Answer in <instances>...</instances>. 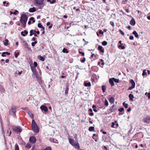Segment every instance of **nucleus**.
Segmentation results:
<instances>
[{
    "label": "nucleus",
    "mask_w": 150,
    "mask_h": 150,
    "mask_svg": "<svg viewBox=\"0 0 150 150\" xmlns=\"http://www.w3.org/2000/svg\"><path fill=\"white\" fill-rule=\"evenodd\" d=\"M68 139L70 144L76 148L79 149L80 148V146L78 143H76L74 139H71L70 138H68Z\"/></svg>",
    "instance_id": "1"
},
{
    "label": "nucleus",
    "mask_w": 150,
    "mask_h": 150,
    "mask_svg": "<svg viewBox=\"0 0 150 150\" xmlns=\"http://www.w3.org/2000/svg\"><path fill=\"white\" fill-rule=\"evenodd\" d=\"M28 19L27 16L25 14H23L21 16L20 21L23 25H25Z\"/></svg>",
    "instance_id": "2"
},
{
    "label": "nucleus",
    "mask_w": 150,
    "mask_h": 150,
    "mask_svg": "<svg viewBox=\"0 0 150 150\" xmlns=\"http://www.w3.org/2000/svg\"><path fill=\"white\" fill-rule=\"evenodd\" d=\"M31 69L32 70V71L35 75L36 78L37 79H39V77H38V74L36 71V68L35 67H33L30 66Z\"/></svg>",
    "instance_id": "3"
},
{
    "label": "nucleus",
    "mask_w": 150,
    "mask_h": 150,
    "mask_svg": "<svg viewBox=\"0 0 150 150\" xmlns=\"http://www.w3.org/2000/svg\"><path fill=\"white\" fill-rule=\"evenodd\" d=\"M33 130L35 132L38 133L39 132V130L38 127L36 124H33V125H32Z\"/></svg>",
    "instance_id": "4"
},
{
    "label": "nucleus",
    "mask_w": 150,
    "mask_h": 150,
    "mask_svg": "<svg viewBox=\"0 0 150 150\" xmlns=\"http://www.w3.org/2000/svg\"><path fill=\"white\" fill-rule=\"evenodd\" d=\"M143 121L145 123L149 124L150 122V116H147L143 119Z\"/></svg>",
    "instance_id": "5"
},
{
    "label": "nucleus",
    "mask_w": 150,
    "mask_h": 150,
    "mask_svg": "<svg viewBox=\"0 0 150 150\" xmlns=\"http://www.w3.org/2000/svg\"><path fill=\"white\" fill-rule=\"evenodd\" d=\"M13 130L16 132H20L22 131V129L20 127L17 126L13 127Z\"/></svg>",
    "instance_id": "6"
},
{
    "label": "nucleus",
    "mask_w": 150,
    "mask_h": 150,
    "mask_svg": "<svg viewBox=\"0 0 150 150\" xmlns=\"http://www.w3.org/2000/svg\"><path fill=\"white\" fill-rule=\"evenodd\" d=\"M130 83H131L132 86L131 87H129L128 89L129 90H132L133 88H134L135 87V83L133 80H130Z\"/></svg>",
    "instance_id": "7"
},
{
    "label": "nucleus",
    "mask_w": 150,
    "mask_h": 150,
    "mask_svg": "<svg viewBox=\"0 0 150 150\" xmlns=\"http://www.w3.org/2000/svg\"><path fill=\"white\" fill-rule=\"evenodd\" d=\"M117 109V107L115 105H112L109 109L111 112H114Z\"/></svg>",
    "instance_id": "8"
},
{
    "label": "nucleus",
    "mask_w": 150,
    "mask_h": 150,
    "mask_svg": "<svg viewBox=\"0 0 150 150\" xmlns=\"http://www.w3.org/2000/svg\"><path fill=\"white\" fill-rule=\"evenodd\" d=\"M36 139L33 136L31 137L29 139V142L33 144L35 142Z\"/></svg>",
    "instance_id": "9"
},
{
    "label": "nucleus",
    "mask_w": 150,
    "mask_h": 150,
    "mask_svg": "<svg viewBox=\"0 0 150 150\" xmlns=\"http://www.w3.org/2000/svg\"><path fill=\"white\" fill-rule=\"evenodd\" d=\"M40 108L44 112H46L48 111V108L45 105H42L40 107Z\"/></svg>",
    "instance_id": "10"
},
{
    "label": "nucleus",
    "mask_w": 150,
    "mask_h": 150,
    "mask_svg": "<svg viewBox=\"0 0 150 150\" xmlns=\"http://www.w3.org/2000/svg\"><path fill=\"white\" fill-rule=\"evenodd\" d=\"M16 107L15 106H12L10 110V112L13 114H15L16 112Z\"/></svg>",
    "instance_id": "11"
},
{
    "label": "nucleus",
    "mask_w": 150,
    "mask_h": 150,
    "mask_svg": "<svg viewBox=\"0 0 150 150\" xmlns=\"http://www.w3.org/2000/svg\"><path fill=\"white\" fill-rule=\"evenodd\" d=\"M35 2L38 5H42L43 4V0H35Z\"/></svg>",
    "instance_id": "12"
},
{
    "label": "nucleus",
    "mask_w": 150,
    "mask_h": 150,
    "mask_svg": "<svg viewBox=\"0 0 150 150\" xmlns=\"http://www.w3.org/2000/svg\"><path fill=\"white\" fill-rule=\"evenodd\" d=\"M28 34V32L26 30H24V31H22L21 33V34L23 36H25V35H27Z\"/></svg>",
    "instance_id": "13"
},
{
    "label": "nucleus",
    "mask_w": 150,
    "mask_h": 150,
    "mask_svg": "<svg viewBox=\"0 0 150 150\" xmlns=\"http://www.w3.org/2000/svg\"><path fill=\"white\" fill-rule=\"evenodd\" d=\"M114 81L112 78L110 79L109 80V82L112 86H113L114 85Z\"/></svg>",
    "instance_id": "14"
},
{
    "label": "nucleus",
    "mask_w": 150,
    "mask_h": 150,
    "mask_svg": "<svg viewBox=\"0 0 150 150\" xmlns=\"http://www.w3.org/2000/svg\"><path fill=\"white\" fill-rule=\"evenodd\" d=\"M132 34L134 35L135 38L137 39H139V35L137 33L136 31H134L132 33Z\"/></svg>",
    "instance_id": "15"
},
{
    "label": "nucleus",
    "mask_w": 150,
    "mask_h": 150,
    "mask_svg": "<svg viewBox=\"0 0 150 150\" xmlns=\"http://www.w3.org/2000/svg\"><path fill=\"white\" fill-rule=\"evenodd\" d=\"M136 23L135 21L134 18H132L130 21V24L131 25H134Z\"/></svg>",
    "instance_id": "16"
},
{
    "label": "nucleus",
    "mask_w": 150,
    "mask_h": 150,
    "mask_svg": "<svg viewBox=\"0 0 150 150\" xmlns=\"http://www.w3.org/2000/svg\"><path fill=\"white\" fill-rule=\"evenodd\" d=\"M84 85L86 87H89L91 86L90 82L86 83V82H84Z\"/></svg>",
    "instance_id": "17"
},
{
    "label": "nucleus",
    "mask_w": 150,
    "mask_h": 150,
    "mask_svg": "<svg viewBox=\"0 0 150 150\" xmlns=\"http://www.w3.org/2000/svg\"><path fill=\"white\" fill-rule=\"evenodd\" d=\"M38 58L40 60L43 61L45 60V58L41 55H38Z\"/></svg>",
    "instance_id": "18"
},
{
    "label": "nucleus",
    "mask_w": 150,
    "mask_h": 150,
    "mask_svg": "<svg viewBox=\"0 0 150 150\" xmlns=\"http://www.w3.org/2000/svg\"><path fill=\"white\" fill-rule=\"evenodd\" d=\"M50 140L51 142H53L54 143H58V141L56 139L52 138L50 139Z\"/></svg>",
    "instance_id": "19"
},
{
    "label": "nucleus",
    "mask_w": 150,
    "mask_h": 150,
    "mask_svg": "<svg viewBox=\"0 0 150 150\" xmlns=\"http://www.w3.org/2000/svg\"><path fill=\"white\" fill-rule=\"evenodd\" d=\"M6 54L9 55L10 54V53L7 52H4L2 53V54H1V56L2 57H5L6 56Z\"/></svg>",
    "instance_id": "20"
},
{
    "label": "nucleus",
    "mask_w": 150,
    "mask_h": 150,
    "mask_svg": "<svg viewBox=\"0 0 150 150\" xmlns=\"http://www.w3.org/2000/svg\"><path fill=\"white\" fill-rule=\"evenodd\" d=\"M109 101L111 103H113L115 102V99L113 97H111L110 98Z\"/></svg>",
    "instance_id": "21"
},
{
    "label": "nucleus",
    "mask_w": 150,
    "mask_h": 150,
    "mask_svg": "<svg viewBox=\"0 0 150 150\" xmlns=\"http://www.w3.org/2000/svg\"><path fill=\"white\" fill-rule=\"evenodd\" d=\"M98 49L100 50V52L102 53H103L104 52V50L103 49V47L101 46H99L98 47Z\"/></svg>",
    "instance_id": "22"
},
{
    "label": "nucleus",
    "mask_w": 150,
    "mask_h": 150,
    "mask_svg": "<svg viewBox=\"0 0 150 150\" xmlns=\"http://www.w3.org/2000/svg\"><path fill=\"white\" fill-rule=\"evenodd\" d=\"M129 99L130 100L132 101L133 100V98H134V97L133 95L131 94H130L129 96Z\"/></svg>",
    "instance_id": "23"
},
{
    "label": "nucleus",
    "mask_w": 150,
    "mask_h": 150,
    "mask_svg": "<svg viewBox=\"0 0 150 150\" xmlns=\"http://www.w3.org/2000/svg\"><path fill=\"white\" fill-rule=\"evenodd\" d=\"M28 113L29 116L32 119L33 118V115L30 111H28Z\"/></svg>",
    "instance_id": "24"
},
{
    "label": "nucleus",
    "mask_w": 150,
    "mask_h": 150,
    "mask_svg": "<svg viewBox=\"0 0 150 150\" xmlns=\"http://www.w3.org/2000/svg\"><path fill=\"white\" fill-rule=\"evenodd\" d=\"M36 11L35 8H31L29 9V11L30 12L33 13L35 12Z\"/></svg>",
    "instance_id": "25"
},
{
    "label": "nucleus",
    "mask_w": 150,
    "mask_h": 150,
    "mask_svg": "<svg viewBox=\"0 0 150 150\" xmlns=\"http://www.w3.org/2000/svg\"><path fill=\"white\" fill-rule=\"evenodd\" d=\"M38 27L39 28H42L43 30H44V29H45L43 27V26L40 23H38Z\"/></svg>",
    "instance_id": "26"
},
{
    "label": "nucleus",
    "mask_w": 150,
    "mask_h": 150,
    "mask_svg": "<svg viewBox=\"0 0 150 150\" xmlns=\"http://www.w3.org/2000/svg\"><path fill=\"white\" fill-rule=\"evenodd\" d=\"M47 1L50 2V4H53L56 1L55 0H47Z\"/></svg>",
    "instance_id": "27"
},
{
    "label": "nucleus",
    "mask_w": 150,
    "mask_h": 150,
    "mask_svg": "<svg viewBox=\"0 0 150 150\" xmlns=\"http://www.w3.org/2000/svg\"><path fill=\"white\" fill-rule=\"evenodd\" d=\"M8 41L7 39H5L4 42V44L6 46H7L8 45Z\"/></svg>",
    "instance_id": "28"
},
{
    "label": "nucleus",
    "mask_w": 150,
    "mask_h": 150,
    "mask_svg": "<svg viewBox=\"0 0 150 150\" xmlns=\"http://www.w3.org/2000/svg\"><path fill=\"white\" fill-rule=\"evenodd\" d=\"M102 88L103 92H104L106 90V87L105 86V85L102 86Z\"/></svg>",
    "instance_id": "29"
},
{
    "label": "nucleus",
    "mask_w": 150,
    "mask_h": 150,
    "mask_svg": "<svg viewBox=\"0 0 150 150\" xmlns=\"http://www.w3.org/2000/svg\"><path fill=\"white\" fill-rule=\"evenodd\" d=\"M94 127H90L89 128L88 130L91 132L94 131Z\"/></svg>",
    "instance_id": "30"
},
{
    "label": "nucleus",
    "mask_w": 150,
    "mask_h": 150,
    "mask_svg": "<svg viewBox=\"0 0 150 150\" xmlns=\"http://www.w3.org/2000/svg\"><path fill=\"white\" fill-rule=\"evenodd\" d=\"M123 105L125 108H128V104L125 103V102L123 103Z\"/></svg>",
    "instance_id": "31"
},
{
    "label": "nucleus",
    "mask_w": 150,
    "mask_h": 150,
    "mask_svg": "<svg viewBox=\"0 0 150 150\" xmlns=\"http://www.w3.org/2000/svg\"><path fill=\"white\" fill-rule=\"evenodd\" d=\"M62 52L64 53H68V51L67 49L65 48H63L62 50Z\"/></svg>",
    "instance_id": "32"
},
{
    "label": "nucleus",
    "mask_w": 150,
    "mask_h": 150,
    "mask_svg": "<svg viewBox=\"0 0 150 150\" xmlns=\"http://www.w3.org/2000/svg\"><path fill=\"white\" fill-rule=\"evenodd\" d=\"M112 79H113V81L115 82L116 83H118L119 81V79H115L114 78H112Z\"/></svg>",
    "instance_id": "33"
},
{
    "label": "nucleus",
    "mask_w": 150,
    "mask_h": 150,
    "mask_svg": "<svg viewBox=\"0 0 150 150\" xmlns=\"http://www.w3.org/2000/svg\"><path fill=\"white\" fill-rule=\"evenodd\" d=\"M15 150H19L18 146L16 144H15Z\"/></svg>",
    "instance_id": "34"
},
{
    "label": "nucleus",
    "mask_w": 150,
    "mask_h": 150,
    "mask_svg": "<svg viewBox=\"0 0 150 150\" xmlns=\"http://www.w3.org/2000/svg\"><path fill=\"white\" fill-rule=\"evenodd\" d=\"M105 105L107 106H108V103L106 99H105Z\"/></svg>",
    "instance_id": "35"
},
{
    "label": "nucleus",
    "mask_w": 150,
    "mask_h": 150,
    "mask_svg": "<svg viewBox=\"0 0 150 150\" xmlns=\"http://www.w3.org/2000/svg\"><path fill=\"white\" fill-rule=\"evenodd\" d=\"M142 75L143 76H144L145 75H146V76L147 75V73L146 71L145 70H144L143 71V73L142 74Z\"/></svg>",
    "instance_id": "36"
},
{
    "label": "nucleus",
    "mask_w": 150,
    "mask_h": 150,
    "mask_svg": "<svg viewBox=\"0 0 150 150\" xmlns=\"http://www.w3.org/2000/svg\"><path fill=\"white\" fill-rule=\"evenodd\" d=\"M25 147L28 149H29L31 147V145L29 144L28 143L26 144L25 146Z\"/></svg>",
    "instance_id": "37"
},
{
    "label": "nucleus",
    "mask_w": 150,
    "mask_h": 150,
    "mask_svg": "<svg viewBox=\"0 0 150 150\" xmlns=\"http://www.w3.org/2000/svg\"><path fill=\"white\" fill-rule=\"evenodd\" d=\"M102 44L103 46H106L107 44V42L106 41H104L102 42Z\"/></svg>",
    "instance_id": "38"
},
{
    "label": "nucleus",
    "mask_w": 150,
    "mask_h": 150,
    "mask_svg": "<svg viewBox=\"0 0 150 150\" xmlns=\"http://www.w3.org/2000/svg\"><path fill=\"white\" fill-rule=\"evenodd\" d=\"M34 31V30H30V36H32L33 34H34V33H33V32Z\"/></svg>",
    "instance_id": "39"
},
{
    "label": "nucleus",
    "mask_w": 150,
    "mask_h": 150,
    "mask_svg": "<svg viewBox=\"0 0 150 150\" xmlns=\"http://www.w3.org/2000/svg\"><path fill=\"white\" fill-rule=\"evenodd\" d=\"M37 42L35 41L34 42H32L31 43V45L33 47H34L35 46V45L37 44Z\"/></svg>",
    "instance_id": "40"
},
{
    "label": "nucleus",
    "mask_w": 150,
    "mask_h": 150,
    "mask_svg": "<svg viewBox=\"0 0 150 150\" xmlns=\"http://www.w3.org/2000/svg\"><path fill=\"white\" fill-rule=\"evenodd\" d=\"M30 21H32L33 23H34L35 21L34 20V18L33 17H31L30 19Z\"/></svg>",
    "instance_id": "41"
},
{
    "label": "nucleus",
    "mask_w": 150,
    "mask_h": 150,
    "mask_svg": "<svg viewBox=\"0 0 150 150\" xmlns=\"http://www.w3.org/2000/svg\"><path fill=\"white\" fill-rule=\"evenodd\" d=\"M118 111L120 112H122L124 110V109L123 108H120L118 110Z\"/></svg>",
    "instance_id": "42"
},
{
    "label": "nucleus",
    "mask_w": 150,
    "mask_h": 150,
    "mask_svg": "<svg viewBox=\"0 0 150 150\" xmlns=\"http://www.w3.org/2000/svg\"><path fill=\"white\" fill-rule=\"evenodd\" d=\"M119 31L120 33L122 34V35H124V32L121 29H120L119 30Z\"/></svg>",
    "instance_id": "43"
},
{
    "label": "nucleus",
    "mask_w": 150,
    "mask_h": 150,
    "mask_svg": "<svg viewBox=\"0 0 150 150\" xmlns=\"http://www.w3.org/2000/svg\"><path fill=\"white\" fill-rule=\"evenodd\" d=\"M34 67H35V68H36V67L37 66L38 64H37V63L36 62H34Z\"/></svg>",
    "instance_id": "44"
},
{
    "label": "nucleus",
    "mask_w": 150,
    "mask_h": 150,
    "mask_svg": "<svg viewBox=\"0 0 150 150\" xmlns=\"http://www.w3.org/2000/svg\"><path fill=\"white\" fill-rule=\"evenodd\" d=\"M85 60H86V58L85 57H84L83 58V59L81 60V61L82 63H84L85 62Z\"/></svg>",
    "instance_id": "45"
},
{
    "label": "nucleus",
    "mask_w": 150,
    "mask_h": 150,
    "mask_svg": "<svg viewBox=\"0 0 150 150\" xmlns=\"http://www.w3.org/2000/svg\"><path fill=\"white\" fill-rule=\"evenodd\" d=\"M134 37L133 36L131 35L130 36L129 38V39L130 40H133L134 39Z\"/></svg>",
    "instance_id": "46"
},
{
    "label": "nucleus",
    "mask_w": 150,
    "mask_h": 150,
    "mask_svg": "<svg viewBox=\"0 0 150 150\" xmlns=\"http://www.w3.org/2000/svg\"><path fill=\"white\" fill-rule=\"evenodd\" d=\"M115 125V124L113 122H112L111 127L112 128H113L114 127Z\"/></svg>",
    "instance_id": "47"
},
{
    "label": "nucleus",
    "mask_w": 150,
    "mask_h": 150,
    "mask_svg": "<svg viewBox=\"0 0 150 150\" xmlns=\"http://www.w3.org/2000/svg\"><path fill=\"white\" fill-rule=\"evenodd\" d=\"M34 32L36 33L37 34H40V32L39 31H36L35 30H34Z\"/></svg>",
    "instance_id": "48"
},
{
    "label": "nucleus",
    "mask_w": 150,
    "mask_h": 150,
    "mask_svg": "<svg viewBox=\"0 0 150 150\" xmlns=\"http://www.w3.org/2000/svg\"><path fill=\"white\" fill-rule=\"evenodd\" d=\"M18 11L17 10H15V11L13 13L14 15H16V14L17 13H18Z\"/></svg>",
    "instance_id": "49"
},
{
    "label": "nucleus",
    "mask_w": 150,
    "mask_h": 150,
    "mask_svg": "<svg viewBox=\"0 0 150 150\" xmlns=\"http://www.w3.org/2000/svg\"><path fill=\"white\" fill-rule=\"evenodd\" d=\"M79 53L80 54H81L83 56H84V52L79 51Z\"/></svg>",
    "instance_id": "50"
},
{
    "label": "nucleus",
    "mask_w": 150,
    "mask_h": 150,
    "mask_svg": "<svg viewBox=\"0 0 150 150\" xmlns=\"http://www.w3.org/2000/svg\"><path fill=\"white\" fill-rule=\"evenodd\" d=\"M110 24L113 27H114V23L113 22H112V21L110 22Z\"/></svg>",
    "instance_id": "51"
},
{
    "label": "nucleus",
    "mask_w": 150,
    "mask_h": 150,
    "mask_svg": "<svg viewBox=\"0 0 150 150\" xmlns=\"http://www.w3.org/2000/svg\"><path fill=\"white\" fill-rule=\"evenodd\" d=\"M36 124L34 120H32V125H33V124Z\"/></svg>",
    "instance_id": "52"
},
{
    "label": "nucleus",
    "mask_w": 150,
    "mask_h": 150,
    "mask_svg": "<svg viewBox=\"0 0 150 150\" xmlns=\"http://www.w3.org/2000/svg\"><path fill=\"white\" fill-rule=\"evenodd\" d=\"M19 55V52H18L17 53V54H15V57L16 58L18 57V55Z\"/></svg>",
    "instance_id": "53"
},
{
    "label": "nucleus",
    "mask_w": 150,
    "mask_h": 150,
    "mask_svg": "<svg viewBox=\"0 0 150 150\" xmlns=\"http://www.w3.org/2000/svg\"><path fill=\"white\" fill-rule=\"evenodd\" d=\"M99 33L100 34H103V32H102L101 30H100L99 31Z\"/></svg>",
    "instance_id": "54"
},
{
    "label": "nucleus",
    "mask_w": 150,
    "mask_h": 150,
    "mask_svg": "<svg viewBox=\"0 0 150 150\" xmlns=\"http://www.w3.org/2000/svg\"><path fill=\"white\" fill-rule=\"evenodd\" d=\"M89 115L91 116H92L93 115V113L92 112H91L89 114Z\"/></svg>",
    "instance_id": "55"
},
{
    "label": "nucleus",
    "mask_w": 150,
    "mask_h": 150,
    "mask_svg": "<svg viewBox=\"0 0 150 150\" xmlns=\"http://www.w3.org/2000/svg\"><path fill=\"white\" fill-rule=\"evenodd\" d=\"M18 74L17 72L16 71L14 73V74L15 75V76H17V74Z\"/></svg>",
    "instance_id": "56"
},
{
    "label": "nucleus",
    "mask_w": 150,
    "mask_h": 150,
    "mask_svg": "<svg viewBox=\"0 0 150 150\" xmlns=\"http://www.w3.org/2000/svg\"><path fill=\"white\" fill-rule=\"evenodd\" d=\"M32 40L33 41H35L36 40V38L35 37L33 38L32 39Z\"/></svg>",
    "instance_id": "57"
},
{
    "label": "nucleus",
    "mask_w": 150,
    "mask_h": 150,
    "mask_svg": "<svg viewBox=\"0 0 150 150\" xmlns=\"http://www.w3.org/2000/svg\"><path fill=\"white\" fill-rule=\"evenodd\" d=\"M130 110H131V108H128V109L127 110V112H129L130 111Z\"/></svg>",
    "instance_id": "58"
},
{
    "label": "nucleus",
    "mask_w": 150,
    "mask_h": 150,
    "mask_svg": "<svg viewBox=\"0 0 150 150\" xmlns=\"http://www.w3.org/2000/svg\"><path fill=\"white\" fill-rule=\"evenodd\" d=\"M50 25V23L49 22H48L47 23V26H49Z\"/></svg>",
    "instance_id": "59"
},
{
    "label": "nucleus",
    "mask_w": 150,
    "mask_h": 150,
    "mask_svg": "<svg viewBox=\"0 0 150 150\" xmlns=\"http://www.w3.org/2000/svg\"><path fill=\"white\" fill-rule=\"evenodd\" d=\"M22 73V71H21L19 72L18 73V74H19V75H21V74Z\"/></svg>",
    "instance_id": "60"
},
{
    "label": "nucleus",
    "mask_w": 150,
    "mask_h": 150,
    "mask_svg": "<svg viewBox=\"0 0 150 150\" xmlns=\"http://www.w3.org/2000/svg\"><path fill=\"white\" fill-rule=\"evenodd\" d=\"M9 3V2H7L6 3V5H5V6H6V7L8 6V5Z\"/></svg>",
    "instance_id": "61"
},
{
    "label": "nucleus",
    "mask_w": 150,
    "mask_h": 150,
    "mask_svg": "<svg viewBox=\"0 0 150 150\" xmlns=\"http://www.w3.org/2000/svg\"><path fill=\"white\" fill-rule=\"evenodd\" d=\"M6 2L5 1H4L3 2V4H4V6H5V4H6Z\"/></svg>",
    "instance_id": "62"
},
{
    "label": "nucleus",
    "mask_w": 150,
    "mask_h": 150,
    "mask_svg": "<svg viewBox=\"0 0 150 150\" xmlns=\"http://www.w3.org/2000/svg\"><path fill=\"white\" fill-rule=\"evenodd\" d=\"M147 72H148V74L149 75L150 74V71L149 70H148Z\"/></svg>",
    "instance_id": "63"
},
{
    "label": "nucleus",
    "mask_w": 150,
    "mask_h": 150,
    "mask_svg": "<svg viewBox=\"0 0 150 150\" xmlns=\"http://www.w3.org/2000/svg\"><path fill=\"white\" fill-rule=\"evenodd\" d=\"M9 62V60L8 59H7L6 60V63H8Z\"/></svg>",
    "instance_id": "64"
}]
</instances>
